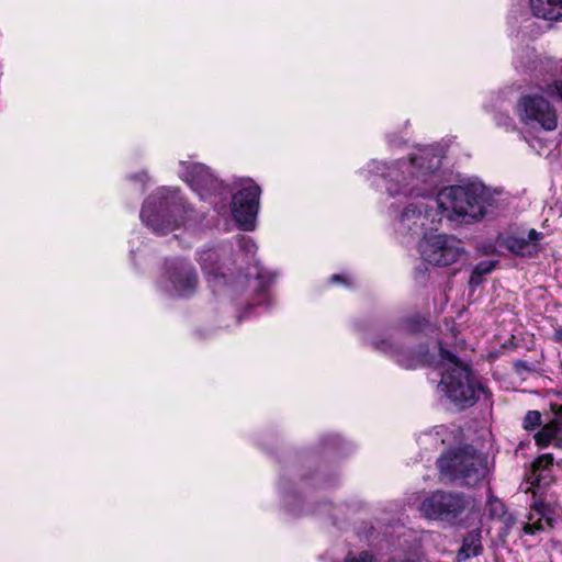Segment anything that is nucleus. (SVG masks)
<instances>
[{
  "label": "nucleus",
  "instance_id": "obj_20",
  "mask_svg": "<svg viewBox=\"0 0 562 562\" xmlns=\"http://www.w3.org/2000/svg\"><path fill=\"white\" fill-rule=\"evenodd\" d=\"M553 463V458L550 454H544L537 458L532 463L531 473L528 477L531 485L539 487L540 481L546 479V472L549 471Z\"/></svg>",
  "mask_w": 562,
  "mask_h": 562
},
{
  "label": "nucleus",
  "instance_id": "obj_10",
  "mask_svg": "<svg viewBox=\"0 0 562 562\" xmlns=\"http://www.w3.org/2000/svg\"><path fill=\"white\" fill-rule=\"evenodd\" d=\"M418 249L424 261L437 267L453 265L464 255L462 241L446 234L425 236L419 241Z\"/></svg>",
  "mask_w": 562,
  "mask_h": 562
},
{
  "label": "nucleus",
  "instance_id": "obj_3",
  "mask_svg": "<svg viewBox=\"0 0 562 562\" xmlns=\"http://www.w3.org/2000/svg\"><path fill=\"white\" fill-rule=\"evenodd\" d=\"M439 367L442 372L438 389L459 409L474 405L479 394L485 392L484 387L475 381L469 367L442 347Z\"/></svg>",
  "mask_w": 562,
  "mask_h": 562
},
{
  "label": "nucleus",
  "instance_id": "obj_17",
  "mask_svg": "<svg viewBox=\"0 0 562 562\" xmlns=\"http://www.w3.org/2000/svg\"><path fill=\"white\" fill-rule=\"evenodd\" d=\"M552 527L553 519L543 513V506L535 505V513L529 515V521L524 524L522 531L526 535H535Z\"/></svg>",
  "mask_w": 562,
  "mask_h": 562
},
{
  "label": "nucleus",
  "instance_id": "obj_2",
  "mask_svg": "<svg viewBox=\"0 0 562 562\" xmlns=\"http://www.w3.org/2000/svg\"><path fill=\"white\" fill-rule=\"evenodd\" d=\"M495 196L480 181L450 186L438 194V206L450 221L470 224L482 220L495 204Z\"/></svg>",
  "mask_w": 562,
  "mask_h": 562
},
{
  "label": "nucleus",
  "instance_id": "obj_27",
  "mask_svg": "<svg viewBox=\"0 0 562 562\" xmlns=\"http://www.w3.org/2000/svg\"><path fill=\"white\" fill-rule=\"evenodd\" d=\"M496 123H497V125H499V126H505V127H507V128H508V127H510V126H512L513 121H512V119H510L508 115H506V114H498V115L496 116Z\"/></svg>",
  "mask_w": 562,
  "mask_h": 562
},
{
  "label": "nucleus",
  "instance_id": "obj_8",
  "mask_svg": "<svg viewBox=\"0 0 562 562\" xmlns=\"http://www.w3.org/2000/svg\"><path fill=\"white\" fill-rule=\"evenodd\" d=\"M516 114L526 128L533 132H551L558 126V113L542 95H525L516 106Z\"/></svg>",
  "mask_w": 562,
  "mask_h": 562
},
{
  "label": "nucleus",
  "instance_id": "obj_31",
  "mask_svg": "<svg viewBox=\"0 0 562 562\" xmlns=\"http://www.w3.org/2000/svg\"><path fill=\"white\" fill-rule=\"evenodd\" d=\"M554 446L562 450V439L555 441Z\"/></svg>",
  "mask_w": 562,
  "mask_h": 562
},
{
  "label": "nucleus",
  "instance_id": "obj_13",
  "mask_svg": "<svg viewBox=\"0 0 562 562\" xmlns=\"http://www.w3.org/2000/svg\"><path fill=\"white\" fill-rule=\"evenodd\" d=\"M180 177L184 180L201 199H210L212 195H222L225 188L221 181L201 164L181 162Z\"/></svg>",
  "mask_w": 562,
  "mask_h": 562
},
{
  "label": "nucleus",
  "instance_id": "obj_30",
  "mask_svg": "<svg viewBox=\"0 0 562 562\" xmlns=\"http://www.w3.org/2000/svg\"><path fill=\"white\" fill-rule=\"evenodd\" d=\"M344 276L342 274H334L331 278H330V281L331 282H341L344 280Z\"/></svg>",
  "mask_w": 562,
  "mask_h": 562
},
{
  "label": "nucleus",
  "instance_id": "obj_32",
  "mask_svg": "<svg viewBox=\"0 0 562 562\" xmlns=\"http://www.w3.org/2000/svg\"><path fill=\"white\" fill-rule=\"evenodd\" d=\"M508 521H512V517H508V518L506 519V524H508Z\"/></svg>",
  "mask_w": 562,
  "mask_h": 562
},
{
  "label": "nucleus",
  "instance_id": "obj_16",
  "mask_svg": "<svg viewBox=\"0 0 562 562\" xmlns=\"http://www.w3.org/2000/svg\"><path fill=\"white\" fill-rule=\"evenodd\" d=\"M218 260L220 251L215 248L202 251L199 257L202 269L206 274L212 277L210 282H214L213 286H215L216 283L221 281V279H225L223 267L218 265Z\"/></svg>",
  "mask_w": 562,
  "mask_h": 562
},
{
  "label": "nucleus",
  "instance_id": "obj_24",
  "mask_svg": "<svg viewBox=\"0 0 562 562\" xmlns=\"http://www.w3.org/2000/svg\"><path fill=\"white\" fill-rule=\"evenodd\" d=\"M542 89L548 95L562 101V79H554Z\"/></svg>",
  "mask_w": 562,
  "mask_h": 562
},
{
  "label": "nucleus",
  "instance_id": "obj_6",
  "mask_svg": "<svg viewBox=\"0 0 562 562\" xmlns=\"http://www.w3.org/2000/svg\"><path fill=\"white\" fill-rule=\"evenodd\" d=\"M441 213L426 201L408 203L397 215L394 228L403 237H420L437 231Z\"/></svg>",
  "mask_w": 562,
  "mask_h": 562
},
{
  "label": "nucleus",
  "instance_id": "obj_1",
  "mask_svg": "<svg viewBox=\"0 0 562 562\" xmlns=\"http://www.w3.org/2000/svg\"><path fill=\"white\" fill-rule=\"evenodd\" d=\"M440 164L441 158L434 149L420 148L391 165L373 160L368 164V171L383 178L390 196L425 200L437 191Z\"/></svg>",
  "mask_w": 562,
  "mask_h": 562
},
{
  "label": "nucleus",
  "instance_id": "obj_18",
  "mask_svg": "<svg viewBox=\"0 0 562 562\" xmlns=\"http://www.w3.org/2000/svg\"><path fill=\"white\" fill-rule=\"evenodd\" d=\"M482 551L481 531L479 529L469 532L462 542V547L458 552L459 560H467L476 557Z\"/></svg>",
  "mask_w": 562,
  "mask_h": 562
},
{
  "label": "nucleus",
  "instance_id": "obj_12",
  "mask_svg": "<svg viewBox=\"0 0 562 562\" xmlns=\"http://www.w3.org/2000/svg\"><path fill=\"white\" fill-rule=\"evenodd\" d=\"M260 194V187L251 179H246L232 198L233 218L244 231H252L255 228Z\"/></svg>",
  "mask_w": 562,
  "mask_h": 562
},
{
  "label": "nucleus",
  "instance_id": "obj_21",
  "mask_svg": "<svg viewBox=\"0 0 562 562\" xmlns=\"http://www.w3.org/2000/svg\"><path fill=\"white\" fill-rule=\"evenodd\" d=\"M495 268V261L485 260L477 263L473 270L472 274L470 277V284L471 285H479L482 283L483 277L485 274L491 273Z\"/></svg>",
  "mask_w": 562,
  "mask_h": 562
},
{
  "label": "nucleus",
  "instance_id": "obj_29",
  "mask_svg": "<svg viewBox=\"0 0 562 562\" xmlns=\"http://www.w3.org/2000/svg\"><path fill=\"white\" fill-rule=\"evenodd\" d=\"M554 339L559 342H562V328L555 329Z\"/></svg>",
  "mask_w": 562,
  "mask_h": 562
},
{
  "label": "nucleus",
  "instance_id": "obj_19",
  "mask_svg": "<svg viewBox=\"0 0 562 562\" xmlns=\"http://www.w3.org/2000/svg\"><path fill=\"white\" fill-rule=\"evenodd\" d=\"M559 435H562V422L552 419L535 435V441L540 447H548Z\"/></svg>",
  "mask_w": 562,
  "mask_h": 562
},
{
  "label": "nucleus",
  "instance_id": "obj_25",
  "mask_svg": "<svg viewBox=\"0 0 562 562\" xmlns=\"http://www.w3.org/2000/svg\"><path fill=\"white\" fill-rule=\"evenodd\" d=\"M237 243L240 250L245 251L247 255H252L257 250L255 241L248 236L240 235L237 238Z\"/></svg>",
  "mask_w": 562,
  "mask_h": 562
},
{
  "label": "nucleus",
  "instance_id": "obj_14",
  "mask_svg": "<svg viewBox=\"0 0 562 562\" xmlns=\"http://www.w3.org/2000/svg\"><path fill=\"white\" fill-rule=\"evenodd\" d=\"M543 234L536 229H529L527 235H506L498 237V244L512 254L520 257H535L539 250V241Z\"/></svg>",
  "mask_w": 562,
  "mask_h": 562
},
{
  "label": "nucleus",
  "instance_id": "obj_7",
  "mask_svg": "<svg viewBox=\"0 0 562 562\" xmlns=\"http://www.w3.org/2000/svg\"><path fill=\"white\" fill-rule=\"evenodd\" d=\"M372 347L395 360L406 369L416 368L427 362V351L423 346H415L411 336L393 333L385 338L371 341Z\"/></svg>",
  "mask_w": 562,
  "mask_h": 562
},
{
  "label": "nucleus",
  "instance_id": "obj_15",
  "mask_svg": "<svg viewBox=\"0 0 562 562\" xmlns=\"http://www.w3.org/2000/svg\"><path fill=\"white\" fill-rule=\"evenodd\" d=\"M535 16L548 21L562 20V0H530Z\"/></svg>",
  "mask_w": 562,
  "mask_h": 562
},
{
  "label": "nucleus",
  "instance_id": "obj_4",
  "mask_svg": "<svg viewBox=\"0 0 562 562\" xmlns=\"http://www.w3.org/2000/svg\"><path fill=\"white\" fill-rule=\"evenodd\" d=\"M189 212L177 189L160 188L145 200L140 220L154 233L165 235L184 223Z\"/></svg>",
  "mask_w": 562,
  "mask_h": 562
},
{
  "label": "nucleus",
  "instance_id": "obj_11",
  "mask_svg": "<svg viewBox=\"0 0 562 562\" xmlns=\"http://www.w3.org/2000/svg\"><path fill=\"white\" fill-rule=\"evenodd\" d=\"M159 286L170 296H191L198 288V277L194 268L184 260L172 259L168 261L166 272L159 281Z\"/></svg>",
  "mask_w": 562,
  "mask_h": 562
},
{
  "label": "nucleus",
  "instance_id": "obj_23",
  "mask_svg": "<svg viewBox=\"0 0 562 562\" xmlns=\"http://www.w3.org/2000/svg\"><path fill=\"white\" fill-rule=\"evenodd\" d=\"M541 425V414L538 411H528L524 417L522 426L527 430H532Z\"/></svg>",
  "mask_w": 562,
  "mask_h": 562
},
{
  "label": "nucleus",
  "instance_id": "obj_26",
  "mask_svg": "<svg viewBox=\"0 0 562 562\" xmlns=\"http://www.w3.org/2000/svg\"><path fill=\"white\" fill-rule=\"evenodd\" d=\"M547 67L550 68V70L553 71V75H561L562 76V60H553L548 59L546 61Z\"/></svg>",
  "mask_w": 562,
  "mask_h": 562
},
{
  "label": "nucleus",
  "instance_id": "obj_9",
  "mask_svg": "<svg viewBox=\"0 0 562 562\" xmlns=\"http://www.w3.org/2000/svg\"><path fill=\"white\" fill-rule=\"evenodd\" d=\"M470 505V498L462 494L436 491L423 499L419 512L427 519L454 524Z\"/></svg>",
  "mask_w": 562,
  "mask_h": 562
},
{
  "label": "nucleus",
  "instance_id": "obj_22",
  "mask_svg": "<svg viewBox=\"0 0 562 562\" xmlns=\"http://www.w3.org/2000/svg\"><path fill=\"white\" fill-rule=\"evenodd\" d=\"M487 507L492 518H503L506 515L505 505L493 496L488 498Z\"/></svg>",
  "mask_w": 562,
  "mask_h": 562
},
{
  "label": "nucleus",
  "instance_id": "obj_5",
  "mask_svg": "<svg viewBox=\"0 0 562 562\" xmlns=\"http://www.w3.org/2000/svg\"><path fill=\"white\" fill-rule=\"evenodd\" d=\"M438 468L445 476L469 486L482 481L488 471L487 458L469 446L445 453L438 460Z\"/></svg>",
  "mask_w": 562,
  "mask_h": 562
},
{
  "label": "nucleus",
  "instance_id": "obj_28",
  "mask_svg": "<svg viewBox=\"0 0 562 562\" xmlns=\"http://www.w3.org/2000/svg\"><path fill=\"white\" fill-rule=\"evenodd\" d=\"M551 412L554 415L553 419H559V422H562V405L551 404Z\"/></svg>",
  "mask_w": 562,
  "mask_h": 562
}]
</instances>
